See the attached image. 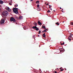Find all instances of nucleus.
Returning <instances> with one entry per match:
<instances>
[{"label": "nucleus", "mask_w": 73, "mask_h": 73, "mask_svg": "<svg viewBox=\"0 0 73 73\" xmlns=\"http://www.w3.org/2000/svg\"><path fill=\"white\" fill-rule=\"evenodd\" d=\"M7 15H8V12L7 11H3L2 13V15L3 16H5V17H6Z\"/></svg>", "instance_id": "obj_1"}, {"label": "nucleus", "mask_w": 73, "mask_h": 73, "mask_svg": "<svg viewBox=\"0 0 73 73\" xmlns=\"http://www.w3.org/2000/svg\"><path fill=\"white\" fill-rule=\"evenodd\" d=\"M18 8H14L13 9V11L14 12H15L16 14H18L19 12H18Z\"/></svg>", "instance_id": "obj_2"}, {"label": "nucleus", "mask_w": 73, "mask_h": 73, "mask_svg": "<svg viewBox=\"0 0 73 73\" xmlns=\"http://www.w3.org/2000/svg\"><path fill=\"white\" fill-rule=\"evenodd\" d=\"M10 21H13V22H16V19H15V18L12 17L11 18Z\"/></svg>", "instance_id": "obj_3"}, {"label": "nucleus", "mask_w": 73, "mask_h": 73, "mask_svg": "<svg viewBox=\"0 0 73 73\" xmlns=\"http://www.w3.org/2000/svg\"><path fill=\"white\" fill-rule=\"evenodd\" d=\"M6 10H7V11H9V12H11V9H9V7L6 8Z\"/></svg>", "instance_id": "obj_4"}, {"label": "nucleus", "mask_w": 73, "mask_h": 73, "mask_svg": "<svg viewBox=\"0 0 73 73\" xmlns=\"http://www.w3.org/2000/svg\"><path fill=\"white\" fill-rule=\"evenodd\" d=\"M4 21H5V20L4 19H3L1 21H0L1 24H2L4 23Z\"/></svg>", "instance_id": "obj_5"}, {"label": "nucleus", "mask_w": 73, "mask_h": 73, "mask_svg": "<svg viewBox=\"0 0 73 73\" xmlns=\"http://www.w3.org/2000/svg\"><path fill=\"white\" fill-rule=\"evenodd\" d=\"M62 48L60 49V52H64V50H62Z\"/></svg>", "instance_id": "obj_6"}, {"label": "nucleus", "mask_w": 73, "mask_h": 73, "mask_svg": "<svg viewBox=\"0 0 73 73\" xmlns=\"http://www.w3.org/2000/svg\"><path fill=\"white\" fill-rule=\"evenodd\" d=\"M38 24H39V25H41L42 24V23L41 22H40V21H38Z\"/></svg>", "instance_id": "obj_7"}, {"label": "nucleus", "mask_w": 73, "mask_h": 73, "mask_svg": "<svg viewBox=\"0 0 73 73\" xmlns=\"http://www.w3.org/2000/svg\"><path fill=\"white\" fill-rule=\"evenodd\" d=\"M3 3H4V1H0V4H2Z\"/></svg>", "instance_id": "obj_8"}, {"label": "nucleus", "mask_w": 73, "mask_h": 73, "mask_svg": "<svg viewBox=\"0 0 73 73\" xmlns=\"http://www.w3.org/2000/svg\"><path fill=\"white\" fill-rule=\"evenodd\" d=\"M43 37H46V36L45 35V33H44L43 34Z\"/></svg>", "instance_id": "obj_9"}, {"label": "nucleus", "mask_w": 73, "mask_h": 73, "mask_svg": "<svg viewBox=\"0 0 73 73\" xmlns=\"http://www.w3.org/2000/svg\"><path fill=\"white\" fill-rule=\"evenodd\" d=\"M23 18V17L22 16H20L19 17V19H22Z\"/></svg>", "instance_id": "obj_10"}, {"label": "nucleus", "mask_w": 73, "mask_h": 73, "mask_svg": "<svg viewBox=\"0 0 73 73\" xmlns=\"http://www.w3.org/2000/svg\"><path fill=\"white\" fill-rule=\"evenodd\" d=\"M34 25H35V26H37V23H35V22L34 23Z\"/></svg>", "instance_id": "obj_11"}, {"label": "nucleus", "mask_w": 73, "mask_h": 73, "mask_svg": "<svg viewBox=\"0 0 73 73\" xmlns=\"http://www.w3.org/2000/svg\"><path fill=\"white\" fill-rule=\"evenodd\" d=\"M33 29H36L37 27L36 26H34L32 27Z\"/></svg>", "instance_id": "obj_12"}, {"label": "nucleus", "mask_w": 73, "mask_h": 73, "mask_svg": "<svg viewBox=\"0 0 73 73\" xmlns=\"http://www.w3.org/2000/svg\"><path fill=\"white\" fill-rule=\"evenodd\" d=\"M55 24H56L57 25H60V23H59L58 22L55 23Z\"/></svg>", "instance_id": "obj_13"}, {"label": "nucleus", "mask_w": 73, "mask_h": 73, "mask_svg": "<svg viewBox=\"0 0 73 73\" xmlns=\"http://www.w3.org/2000/svg\"><path fill=\"white\" fill-rule=\"evenodd\" d=\"M36 3V4H39V1H37Z\"/></svg>", "instance_id": "obj_14"}, {"label": "nucleus", "mask_w": 73, "mask_h": 73, "mask_svg": "<svg viewBox=\"0 0 73 73\" xmlns=\"http://www.w3.org/2000/svg\"><path fill=\"white\" fill-rule=\"evenodd\" d=\"M70 24L72 25H73V22H71L70 23Z\"/></svg>", "instance_id": "obj_15"}, {"label": "nucleus", "mask_w": 73, "mask_h": 73, "mask_svg": "<svg viewBox=\"0 0 73 73\" xmlns=\"http://www.w3.org/2000/svg\"><path fill=\"white\" fill-rule=\"evenodd\" d=\"M42 26V29H44V28H45V26H44V25H43Z\"/></svg>", "instance_id": "obj_16"}, {"label": "nucleus", "mask_w": 73, "mask_h": 73, "mask_svg": "<svg viewBox=\"0 0 73 73\" xmlns=\"http://www.w3.org/2000/svg\"><path fill=\"white\" fill-rule=\"evenodd\" d=\"M39 30V29L38 28H36V31H38Z\"/></svg>", "instance_id": "obj_17"}, {"label": "nucleus", "mask_w": 73, "mask_h": 73, "mask_svg": "<svg viewBox=\"0 0 73 73\" xmlns=\"http://www.w3.org/2000/svg\"><path fill=\"white\" fill-rule=\"evenodd\" d=\"M63 70H64V69H61L60 70V71L61 72H62V71H63Z\"/></svg>", "instance_id": "obj_18"}, {"label": "nucleus", "mask_w": 73, "mask_h": 73, "mask_svg": "<svg viewBox=\"0 0 73 73\" xmlns=\"http://www.w3.org/2000/svg\"><path fill=\"white\" fill-rule=\"evenodd\" d=\"M47 12H51L50 11V10H48V11H47Z\"/></svg>", "instance_id": "obj_19"}, {"label": "nucleus", "mask_w": 73, "mask_h": 73, "mask_svg": "<svg viewBox=\"0 0 73 73\" xmlns=\"http://www.w3.org/2000/svg\"><path fill=\"white\" fill-rule=\"evenodd\" d=\"M39 5H37V7L38 8H39Z\"/></svg>", "instance_id": "obj_20"}, {"label": "nucleus", "mask_w": 73, "mask_h": 73, "mask_svg": "<svg viewBox=\"0 0 73 73\" xmlns=\"http://www.w3.org/2000/svg\"><path fill=\"white\" fill-rule=\"evenodd\" d=\"M48 6L49 7V8H51V6H50V5H48Z\"/></svg>", "instance_id": "obj_21"}, {"label": "nucleus", "mask_w": 73, "mask_h": 73, "mask_svg": "<svg viewBox=\"0 0 73 73\" xmlns=\"http://www.w3.org/2000/svg\"><path fill=\"white\" fill-rule=\"evenodd\" d=\"M40 31H39V33H38V34H40V32H41V31H40V30H39Z\"/></svg>", "instance_id": "obj_22"}, {"label": "nucleus", "mask_w": 73, "mask_h": 73, "mask_svg": "<svg viewBox=\"0 0 73 73\" xmlns=\"http://www.w3.org/2000/svg\"><path fill=\"white\" fill-rule=\"evenodd\" d=\"M64 42H63V44H61V45H64Z\"/></svg>", "instance_id": "obj_23"}, {"label": "nucleus", "mask_w": 73, "mask_h": 73, "mask_svg": "<svg viewBox=\"0 0 73 73\" xmlns=\"http://www.w3.org/2000/svg\"><path fill=\"white\" fill-rule=\"evenodd\" d=\"M71 35H70V37H72Z\"/></svg>", "instance_id": "obj_24"}, {"label": "nucleus", "mask_w": 73, "mask_h": 73, "mask_svg": "<svg viewBox=\"0 0 73 73\" xmlns=\"http://www.w3.org/2000/svg\"><path fill=\"white\" fill-rule=\"evenodd\" d=\"M44 32H46V30H44Z\"/></svg>", "instance_id": "obj_25"}, {"label": "nucleus", "mask_w": 73, "mask_h": 73, "mask_svg": "<svg viewBox=\"0 0 73 73\" xmlns=\"http://www.w3.org/2000/svg\"><path fill=\"white\" fill-rule=\"evenodd\" d=\"M9 4L10 5H12V4H11V3H9Z\"/></svg>", "instance_id": "obj_26"}, {"label": "nucleus", "mask_w": 73, "mask_h": 73, "mask_svg": "<svg viewBox=\"0 0 73 73\" xmlns=\"http://www.w3.org/2000/svg\"><path fill=\"white\" fill-rule=\"evenodd\" d=\"M54 73H57V72L56 71H55L54 72Z\"/></svg>", "instance_id": "obj_27"}, {"label": "nucleus", "mask_w": 73, "mask_h": 73, "mask_svg": "<svg viewBox=\"0 0 73 73\" xmlns=\"http://www.w3.org/2000/svg\"><path fill=\"white\" fill-rule=\"evenodd\" d=\"M46 5H48V3H47L46 4Z\"/></svg>", "instance_id": "obj_28"}, {"label": "nucleus", "mask_w": 73, "mask_h": 73, "mask_svg": "<svg viewBox=\"0 0 73 73\" xmlns=\"http://www.w3.org/2000/svg\"><path fill=\"white\" fill-rule=\"evenodd\" d=\"M33 0H31L30 1H32Z\"/></svg>", "instance_id": "obj_29"}, {"label": "nucleus", "mask_w": 73, "mask_h": 73, "mask_svg": "<svg viewBox=\"0 0 73 73\" xmlns=\"http://www.w3.org/2000/svg\"><path fill=\"white\" fill-rule=\"evenodd\" d=\"M46 29V28H44L43 29Z\"/></svg>", "instance_id": "obj_30"}, {"label": "nucleus", "mask_w": 73, "mask_h": 73, "mask_svg": "<svg viewBox=\"0 0 73 73\" xmlns=\"http://www.w3.org/2000/svg\"><path fill=\"white\" fill-rule=\"evenodd\" d=\"M60 69H62V68L61 67L60 68Z\"/></svg>", "instance_id": "obj_31"}, {"label": "nucleus", "mask_w": 73, "mask_h": 73, "mask_svg": "<svg viewBox=\"0 0 73 73\" xmlns=\"http://www.w3.org/2000/svg\"><path fill=\"white\" fill-rule=\"evenodd\" d=\"M47 30H48V29H46V31H47Z\"/></svg>", "instance_id": "obj_32"}, {"label": "nucleus", "mask_w": 73, "mask_h": 73, "mask_svg": "<svg viewBox=\"0 0 73 73\" xmlns=\"http://www.w3.org/2000/svg\"><path fill=\"white\" fill-rule=\"evenodd\" d=\"M17 7H18V5L17 4Z\"/></svg>", "instance_id": "obj_33"}, {"label": "nucleus", "mask_w": 73, "mask_h": 73, "mask_svg": "<svg viewBox=\"0 0 73 73\" xmlns=\"http://www.w3.org/2000/svg\"><path fill=\"white\" fill-rule=\"evenodd\" d=\"M60 9H61V7H60Z\"/></svg>", "instance_id": "obj_34"}, {"label": "nucleus", "mask_w": 73, "mask_h": 73, "mask_svg": "<svg viewBox=\"0 0 73 73\" xmlns=\"http://www.w3.org/2000/svg\"><path fill=\"white\" fill-rule=\"evenodd\" d=\"M50 9L51 10H52V8H50Z\"/></svg>", "instance_id": "obj_35"}, {"label": "nucleus", "mask_w": 73, "mask_h": 73, "mask_svg": "<svg viewBox=\"0 0 73 73\" xmlns=\"http://www.w3.org/2000/svg\"><path fill=\"white\" fill-rule=\"evenodd\" d=\"M65 70H66V68H65Z\"/></svg>", "instance_id": "obj_36"}, {"label": "nucleus", "mask_w": 73, "mask_h": 73, "mask_svg": "<svg viewBox=\"0 0 73 73\" xmlns=\"http://www.w3.org/2000/svg\"><path fill=\"white\" fill-rule=\"evenodd\" d=\"M42 33H43V32H44V31H42Z\"/></svg>", "instance_id": "obj_37"}, {"label": "nucleus", "mask_w": 73, "mask_h": 73, "mask_svg": "<svg viewBox=\"0 0 73 73\" xmlns=\"http://www.w3.org/2000/svg\"><path fill=\"white\" fill-rule=\"evenodd\" d=\"M69 40H71V39H69Z\"/></svg>", "instance_id": "obj_38"}, {"label": "nucleus", "mask_w": 73, "mask_h": 73, "mask_svg": "<svg viewBox=\"0 0 73 73\" xmlns=\"http://www.w3.org/2000/svg\"><path fill=\"white\" fill-rule=\"evenodd\" d=\"M38 37H39V35H38Z\"/></svg>", "instance_id": "obj_39"}, {"label": "nucleus", "mask_w": 73, "mask_h": 73, "mask_svg": "<svg viewBox=\"0 0 73 73\" xmlns=\"http://www.w3.org/2000/svg\"><path fill=\"white\" fill-rule=\"evenodd\" d=\"M53 11H54V12H55V10H53Z\"/></svg>", "instance_id": "obj_40"}, {"label": "nucleus", "mask_w": 73, "mask_h": 73, "mask_svg": "<svg viewBox=\"0 0 73 73\" xmlns=\"http://www.w3.org/2000/svg\"><path fill=\"white\" fill-rule=\"evenodd\" d=\"M35 37V36H33V37Z\"/></svg>", "instance_id": "obj_41"}, {"label": "nucleus", "mask_w": 73, "mask_h": 73, "mask_svg": "<svg viewBox=\"0 0 73 73\" xmlns=\"http://www.w3.org/2000/svg\"><path fill=\"white\" fill-rule=\"evenodd\" d=\"M15 7H16V5H15Z\"/></svg>", "instance_id": "obj_42"}, {"label": "nucleus", "mask_w": 73, "mask_h": 73, "mask_svg": "<svg viewBox=\"0 0 73 73\" xmlns=\"http://www.w3.org/2000/svg\"><path fill=\"white\" fill-rule=\"evenodd\" d=\"M1 9H0V11H1Z\"/></svg>", "instance_id": "obj_43"}, {"label": "nucleus", "mask_w": 73, "mask_h": 73, "mask_svg": "<svg viewBox=\"0 0 73 73\" xmlns=\"http://www.w3.org/2000/svg\"><path fill=\"white\" fill-rule=\"evenodd\" d=\"M64 21H63V22H62V23H64Z\"/></svg>", "instance_id": "obj_44"}, {"label": "nucleus", "mask_w": 73, "mask_h": 73, "mask_svg": "<svg viewBox=\"0 0 73 73\" xmlns=\"http://www.w3.org/2000/svg\"><path fill=\"white\" fill-rule=\"evenodd\" d=\"M0 7H1V6L0 5Z\"/></svg>", "instance_id": "obj_45"}, {"label": "nucleus", "mask_w": 73, "mask_h": 73, "mask_svg": "<svg viewBox=\"0 0 73 73\" xmlns=\"http://www.w3.org/2000/svg\"><path fill=\"white\" fill-rule=\"evenodd\" d=\"M72 35H71V36H72Z\"/></svg>", "instance_id": "obj_46"}, {"label": "nucleus", "mask_w": 73, "mask_h": 73, "mask_svg": "<svg viewBox=\"0 0 73 73\" xmlns=\"http://www.w3.org/2000/svg\"><path fill=\"white\" fill-rule=\"evenodd\" d=\"M62 10H63V9H62Z\"/></svg>", "instance_id": "obj_47"}, {"label": "nucleus", "mask_w": 73, "mask_h": 73, "mask_svg": "<svg viewBox=\"0 0 73 73\" xmlns=\"http://www.w3.org/2000/svg\"><path fill=\"white\" fill-rule=\"evenodd\" d=\"M16 24H17V23H16Z\"/></svg>", "instance_id": "obj_48"}, {"label": "nucleus", "mask_w": 73, "mask_h": 73, "mask_svg": "<svg viewBox=\"0 0 73 73\" xmlns=\"http://www.w3.org/2000/svg\"><path fill=\"white\" fill-rule=\"evenodd\" d=\"M72 40H73V39H72Z\"/></svg>", "instance_id": "obj_49"}]
</instances>
